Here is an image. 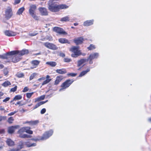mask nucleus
<instances>
[{
  "mask_svg": "<svg viewBox=\"0 0 151 151\" xmlns=\"http://www.w3.org/2000/svg\"><path fill=\"white\" fill-rule=\"evenodd\" d=\"M36 9V6L35 5H31L29 9L30 14L35 19L37 20L39 19V17L36 15L35 11Z\"/></svg>",
  "mask_w": 151,
  "mask_h": 151,
  "instance_id": "obj_1",
  "label": "nucleus"
},
{
  "mask_svg": "<svg viewBox=\"0 0 151 151\" xmlns=\"http://www.w3.org/2000/svg\"><path fill=\"white\" fill-rule=\"evenodd\" d=\"M48 4V9L50 11L52 12H56L59 11L58 5L53 3L52 0L49 1Z\"/></svg>",
  "mask_w": 151,
  "mask_h": 151,
  "instance_id": "obj_2",
  "label": "nucleus"
},
{
  "mask_svg": "<svg viewBox=\"0 0 151 151\" xmlns=\"http://www.w3.org/2000/svg\"><path fill=\"white\" fill-rule=\"evenodd\" d=\"M70 51L73 53L71 54L72 57L76 58L80 55L81 53L78 47L77 46H73L70 49Z\"/></svg>",
  "mask_w": 151,
  "mask_h": 151,
  "instance_id": "obj_3",
  "label": "nucleus"
},
{
  "mask_svg": "<svg viewBox=\"0 0 151 151\" xmlns=\"http://www.w3.org/2000/svg\"><path fill=\"white\" fill-rule=\"evenodd\" d=\"M73 82V80L69 79L66 80L61 85V86L62 88L59 90V91H61L63 89L68 88Z\"/></svg>",
  "mask_w": 151,
  "mask_h": 151,
  "instance_id": "obj_4",
  "label": "nucleus"
},
{
  "mask_svg": "<svg viewBox=\"0 0 151 151\" xmlns=\"http://www.w3.org/2000/svg\"><path fill=\"white\" fill-rule=\"evenodd\" d=\"M52 130H50L46 132L41 138V140H45L51 136L53 133Z\"/></svg>",
  "mask_w": 151,
  "mask_h": 151,
  "instance_id": "obj_5",
  "label": "nucleus"
},
{
  "mask_svg": "<svg viewBox=\"0 0 151 151\" xmlns=\"http://www.w3.org/2000/svg\"><path fill=\"white\" fill-rule=\"evenodd\" d=\"M53 30L60 35H66L67 33L63 29L58 27L53 28Z\"/></svg>",
  "mask_w": 151,
  "mask_h": 151,
  "instance_id": "obj_6",
  "label": "nucleus"
},
{
  "mask_svg": "<svg viewBox=\"0 0 151 151\" xmlns=\"http://www.w3.org/2000/svg\"><path fill=\"white\" fill-rule=\"evenodd\" d=\"M16 52L12 51L6 54H5L2 55H0V58L3 59H6L10 58V56L13 55Z\"/></svg>",
  "mask_w": 151,
  "mask_h": 151,
  "instance_id": "obj_7",
  "label": "nucleus"
},
{
  "mask_svg": "<svg viewBox=\"0 0 151 151\" xmlns=\"http://www.w3.org/2000/svg\"><path fill=\"white\" fill-rule=\"evenodd\" d=\"M44 45L47 47L53 50L57 49V47L54 44L49 42H46L44 44Z\"/></svg>",
  "mask_w": 151,
  "mask_h": 151,
  "instance_id": "obj_8",
  "label": "nucleus"
},
{
  "mask_svg": "<svg viewBox=\"0 0 151 151\" xmlns=\"http://www.w3.org/2000/svg\"><path fill=\"white\" fill-rule=\"evenodd\" d=\"M14 55L12 58V61L14 63H16L19 61L21 59V56L17 53H14L13 55Z\"/></svg>",
  "mask_w": 151,
  "mask_h": 151,
  "instance_id": "obj_9",
  "label": "nucleus"
},
{
  "mask_svg": "<svg viewBox=\"0 0 151 151\" xmlns=\"http://www.w3.org/2000/svg\"><path fill=\"white\" fill-rule=\"evenodd\" d=\"M12 10L9 7L6 11V17L8 19L10 18L12 15Z\"/></svg>",
  "mask_w": 151,
  "mask_h": 151,
  "instance_id": "obj_10",
  "label": "nucleus"
},
{
  "mask_svg": "<svg viewBox=\"0 0 151 151\" xmlns=\"http://www.w3.org/2000/svg\"><path fill=\"white\" fill-rule=\"evenodd\" d=\"M83 40V38L81 37L74 39L73 41L76 45H78L82 44Z\"/></svg>",
  "mask_w": 151,
  "mask_h": 151,
  "instance_id": "obj_11",
  "label": "nucleus"
},
{
  "mask_svg": "<svg viewBox=\"0 0 151 151\" xmlns=\"http://www.w3.org/2000/svg\"><path fill=\"white\" fill-rule=\"evenodd\" d=\"M38 9L42 15L46 16L48 15V12L46 8L44 7H40Z\"/></svg>",
  "mask_w": 151,
  "mask_h": 151,
  "instance_id": "obj_12",
  "label": "nucleus"
},
{
  "mask_svg": "<svg viewBox=\"0 0 151 151\" xmlns=\"http://www.w3.org/2000/svg\"><path fill=\"white\" fill-rule=\"evenodd\" d=\"M99 55L98 53H93L90 55L88 58V59L93 60L94 59H96L98 58Z\"/></svg>",
  "mask_w": 151,
  "mask_h": 151,
  "instance_id": "obj_13",
  "label": "nucleus"
},
{
  "mask_svg": "<svg viewBox=\"0 0 151 151\" xmlns=\"http://www.w3.org/2000/svg\"><path fill=\"white\" fill-rule=\"evenodd\" d=\"M14 51L16 52L15 53H17L20 55V56L21 57L24 55L27 54L28 53V50H23L20 51Z\"/></svg>",
  "mask_w": 151,
  "mask_h": 151,
  "instance_id": "obj_14",
  "label": "nucleus"
},
{
  "mask_svg": "<svg viewBox=\"0 0 151 151\" xmlns=\"http://www.w3.org/2000/svg\"><path fill=\"white\" fill-rule=\"evenodd\" d=\"M4 33L6 35L9 36H14L16 35V32L9 30L5 31Z\"/></svg>",
  "mask_w": 151,
  "mask_h": 151,
  "instance_id": "obj_15",
  "label": "nucleus"
},
{
  "mask_svg": "<svg viewBox=\"0 0 151 151\" xmlns=\"http://www.w3.org/2000/svg\"><path fill=\"white\" fill-rule=\"evenodd\" d=\"M40 63V61L37 60H34L31 62V64L32 65L31 68L33 69L37 67Z\"/></svg>",
  "mask_w": 151,
  "mask_h": 151,
  "instance_id": "obj_16",
  "label": "nucleus"
},
{
  "mask_svg": "<svg viewBox=\"0 0 151 151\" xmlns=\"http://www.w3.org/2000/svg\"><path fill=\"white\" fill-rule=\"evenodd\" d=\"M93 20H87L83 22V25L85 26H88L93 24Z\"/></svg>",
  "mask_w": 151,
  "mask_h": 151,
  "instance_id": "obj_17",
  "label": "nucleus"
},
{
  "mask_svg": "<svg viewBox=\"0 0 151 151\" xmlns=\"http://www.w3.org/2000/svg\"><path fill=\"white\" fill-rule=\"evenodd\" d=\"M63 76H58L57 77L55 81V84L57 85L59 84L60 81L63 79Z\"/></svg>",
  "mask_w": 151,
  "mask_h": 151,
  "instance_id": "obj_18",
  "label": "nucleus"
},
{
  "mask_svg": "<svg viewBox=\"0 0 151 151\" xmlns=\"http://www.w3.org/2000/svg\"><path fill=\"white\" fill-rule=\"evenodd\" d=\"M56 72L57 73L61 74H64L66 73H67L66 70L65 68L57 69L56 70Z\"/></svg>",
  "mask_w": 151,
  "mask_h": 151,
  "instance_id": "obj_19",
  "label": "nucleus"
},
{
  "mask_svg": "<svg viewBox=\"0 0 151 151\" xmlns=\"http://www.w3.org/2000/svg\"><path fill=\"white\" fill-rule=\"evenodd\" d=\"M58 41L60 43L62 44L70 43V42L65 38H60L59 39Z\"/></svg>",
  "mask_w": 151,
  "mask_h": 151,
  "instance_id": "obj_20",
  "label": "nucleus"
},
{
  "mask_svg": "<svg viewBox=\"0 0 151 151\" xmlns=\"http://www.w3.org/2000/svg\"><path fill=\"white\" fill-rule=\"evenodd\" d=\"M17 127L16 126H12L8 128V132L9 133L12 134L15 131Z\"/></svg>",
  "mask_w": 151,
  "mask_h": 151,
  "instance_id": "obj_21",
  "label": "nucleus"
},
{
  "mask_svg": "<svg viewBox=\"0 0 151 151\" xmlns=\"http://www.w3.org/2000/svg\"><path fill=\"white\" fill-rule=\"evenodd\" d=\"M87 61H88V60H87L86 59H82L78 60V66H80L83 63L86 62Z\"/></svg>",
  "mask_w": 151,
  "mask_h": 151,
  "instance_id": "obj_22",
  "label": "nucleus"
},
{
  "mask_svg": "<svg viewBox=\"0 0 151 151\" xmlns=\"http://www.w3.org/2000/svg\"><path fill=\"white\" fill-rule=\"evenodd\" d=\"M50 76L49 75L46 76V79L45 81L42 84V85H44L49 83L51 80V79H49Z\"/></svg>",
  "mask_w": 151,
  "mask_h": 151,
  "instance_id": "obj_23",
  "label": "nucleus"
},
{
  "mask_svg": "<svg viewBox=\"0 0 151 151\" xmlns=\"http://www.w3.org/2000/svg\"><path fill=\"white\" fill-rule=\"evenodd\" d=\"M90 70V68H88L87 70L84 71H83L81 72V73L79 75V77H82L85 75L87 73L89 72Z\"/></svg>",
  "mask_w": 151,
  "mask_h": 151,
  "instance_id": "obj_24",
  "label": "nucleus"
},
{
  "mask_svg": "<svg viewBox=\"0 0 151 151\" xmlns=\"http://www.w3.org/2000/svg\"><path fill=\"white\" fill-rule=\"evenodd\" d=\"M48 101L47 100L45 101H41L39 103H38L35 106V107L33 109H36L37 108V107L40 106V105H42L46 102H47Z\"/></svg>",
  "mask_w": 151,
  "mask_h": 151,
  "instance_id": "obj_25",
  "label": "nucleus"
},
{
  "mask_svg": "<svg viewBox=\"0 0 151 151\" xmlns=\"http://www.w3.org/2000/svg\"><path fill=\"white\" fill-rule=\"evenodd\" d=\"M46 63V64L49 65L52 67H55L57 65L56 62L53 61L47 62Z\"/></svg>",
  "mask_w": 151,
  "mask_h": 151,
  "instance_id": "obj_26",
  "label": "nucleus"
},
{
  "mask_svg": "<svg viewBox=\"0 0 151 151\" xmlns=\"http://www.w3.org/2000/svg\"><path fill=\"white\" fill-rule=\"evenodd\" d=\"M27 128H29L27 127H23L20 129L18 131V133L22 134V133L26 132L27 130Z\"/></svg>",
  "mask_w": 151,
  "mask_h": 151,
  "instance_id": "obj_27",
  "label": "nucleus"
},
{
  "mask_svg": "<svg viewBox=\"0 0 151 151\" xmlns=\"http://www.w3.org/2000/svg\"><path fill=\"white\" fill-rule=\"evenodd\" d=\"M6 142L7 144L9 146L13 145L14 144V142L11 139H8L7 140Z\"/></svg>",
  "mask_w": 151,
  "mask_h": 151,
  "instance_id": "obj_28",
  "label": "nucleus"
},
{
  "mask_svg": "<svg viewBox=\"0 0 151 151\" xmlns=\"http://www.w3.org/2000/svg\"><path fill=\"white\" fill-rule=\"evenodd\" d=\"M68 6L64 4L58 5L59 10L60 9H66L68 8Z\"/></svg>",
  "mask_w": 151,
  "mask_h": 151,
  "instance_id": "obj_29",
  "label": "nucleus"
},
{
  "mask_svg": "<svg viewBox=\"0 0 151 151\" xmlns=\"http://www.w3.org/2000/svg\"><path fill=\"white\" fill-rule=\"evenodd\" d=\"M19 136L22 138H30L31 136L26 134H19Z\"/></svg>",
  "mask_w": 151,
  "mask_h": 151,
  "instance_id": "obj_30",
  "label": "nucleus"
},
{
  "mask_svg": "<svg viewBox=\"0 0 151 151\" xmlns=\"http://www.w3.org/2000/svg\"><path fill=\"white\" fill-rule=\"evenodd\" d=\"M10 85H11V83L10 81H6L2 84L1 85L4 87H6Z\"/></svg>",
  "mask_w": 151,
  "mask_h": 151,
  "instance_id": "obj_31",
  "label": "nucleus"
},
{
  "mask_svg": "<svg viewBox=\"0 0 151 151\" xmlns=\"http://www.w3.org/2000/svg\"><path fill=\"white\" fill-rule=\"evenodd\" d=\"M39 123L38 120H35L34 121H30L29 122V125H35Z\"/></svg>",
  "mask_w": 151,
  "mask_h": 151,
  "instance_id": "obj_32",
  "label": "nucleus"
},
{
  "mask_svg": "<svg viewBox=\"0 0 151 151\" xmlns=\"http://www.w3.org/2000/svg\"><path fill=\"white\" fill-rule=\"evenodd\" d=\"M69 17L68 16L62 18L60 21L61 22H67L69 21Z\"/></svg>",
  "mask_w": 151,
  "mask_h": 151,
  "instance_id": "obj_33",
  "label": "nucleus"
},
{
  "mask_svg": "<svg viewBox=\"0 0 151 151\" xmlns=\"http://www.w3.org/2000/svg\"><path fill=\"white\" fill-rule=\"evenodd\" d=\"M22 97L21 95H17L15 96V97L13 99V100L16 101L20 100L22 99Z\"/></svg>",
  "mask_w": 151,
  "mask_h": 151,
  "instance_id": "obj_34",
  "label": "nucleus"
},
{
  "mask_svg": "<svg viewBox=\"0 0 151 151\" xmlns=\"http://www.w3.org/2000/svg\"><path fill=\"white\" fill-rule=\"evenodd\" d=\"M17 77L19 78H22L24 76V74L22 73H18L16 75Z\"/></svg>",
  "mask_w": 151,
  "mask_h": 151,
  "instance_id": "obj_35",
  "label": "nucleus"
},
{
  "mask_svg": "<svg viewBox=\"0 0 151 151\" xmlns=\"http://www.w3.org/2000/svg\"><path fill=\"white\" fill-rule=\"evenodd\" d=\"M24 9V7H22L20 8L18 10L17 13L19 14H20L22 13Z\"/></svg>",
  "mask_w": 151,
  "mask_h": 151,
  "instance_id": "obj_36",
  "label": "nucleus"
},
{
  "mask_svg": "<svg viewBox=\"0 0 151 151\" xmlns=\"http://www.w3.org/2000/svg\"><path fill=\"white\" fill-rule=\"evenodd\" d=\"M95 46L93 44H91L88 47V49L89 50H93L95 48Z\"/></svg>",
  "mask_w": 151,
  "mask_h": 151,
  "instance_id": "obj_37",
  "label": "nucleus"
},
{
  "mask_svg": "<svg viewBox=\"0 0 151 151\" xmlns=\"http://www.w3.org/2000/svg\"><path fill=\"white\" fill-rule=\"evenodd\" d=\"M28 127L29 129L27 128L26 132L30 134H32L33 133V132L30 130V127Z\"/></svg>",
  "mask_w": 151,
  "mask_h": 151,
  "instance_id": "obj_38",
  "label": "nucleus"
},
{
  "mask_svg": "<svg viewBox=\"0 0 151 151\" xmlns=\"http://www.w3.org/2000/svg\"><path fill=\"white\" fill-rule=\"evenodd\" d=\"M36 75V74L35 73H32L30 76L29 79L31 80L33 79L35 76Z\"/></svg>",
  "mask_w": 151,
  "mask_h": 151,
  "instance_id": "obj_39",
  "label": "nucleus"
},
{
  "mask_svg": "<svg viewBox=\"0 0 151 151\" xmlns=\"http://www.w3.org/2000/svg\"><path fill=\"white\" fill-rule=\"evenodd\" d=\"M33 92L28 93H26V96L28 98H30L33 94Z\"/></svg>",
  "mask_w": 151,
  "mask_h": 151,
  "instance_id": "obj_40",
  "label": "nucleus"
},
{
  "mask_svg": "<svg viewBox=\"0 0 151 151\" xmlns=\"http://www.w3.org/2000/svg\"><path fill=\"white\" fill-rule=\"evenodd\" d=\"M14 120L13 117H10L8 119V121L9 123H12Z\"/></svg>",
  "mask_w": 151,
  "mask_h": 151,
  "instance_id": "obj_41",
  "label": "nucleus"
},
{
  "mask_svg": "<svg viewBox=\"0 0 151 151\" xmlns=\"http://www.w3.org/2000/svg\"><path fill=\"white\" fill-rule=\"evenodd\" d=\"M17 86H16L12 88L10 91L14 92L17 90Z\"/></svg>",
  "mask_w": 151,
  "mask_h": 151,
  "instance_id": "obj_42",
  "label": "nucleus"
},
{
  "mask_svg": "<svg viewBox=\"0 0 151 151\" xmlns=\"http://www.w3.org/2000/svg\"><path fill=\"white\" fill-rule=\"evenodd\" d=\"M67 75L68 76L74 77L76 75V74L73 73H68L67 74Z\"/></svg>",
  "mask_w": 151,
  "mask_h": 151,
  "instance_id": "obj_43",
  "label": "nucleus"
},
{
  "mask_svg": "<svg viewBox=\"0 0 151 151\" xmlns=\"http://www.w3.org/2000/svg\"><path fill=\"white\" fill-rule=\"evenodd\" d=\"M71 61V59L68 58H65L64 59V61L65 62H69Z\"/></svg>",
  "mask_w": 151,
  "mask_h": 151,
  "instance_id": "obj_44",
  "label": "nucleus"
},
{
  "mask_svg": "<svg viewBox=\"0 0 151 151\" xmlns=\"http://www.w3.org/2000/svg\"><path fill=\"white\" fill-rule=\"evenodd\" d=\"M3 73L4 75L6 76L7 75L8 73V71L7 69H5L3 70Z\"/></svg>",
  "mask_w": 151,
  "mask_h": 151,
  "instance_id": "obj_45",
  "label": "nucleus"
},
{
  "mask_svg": "<svg viewBox=\"0 0 151 151\" xmlns=\"http://www.w3.org/2000/svg\"><path fill=\"white\" fill-rule=\"evenodd\" d=\"M17 112V111H15L14 112H12L10 113L9 114H8V115L9 116H12V115H14Z\"/></svg>",
  "mask_w": 151,
  "mask_h": 151,
  "instance_id": "obj_46",
  "label": "nucleus"
},
{
  "mask_svg": "<svg viewBox=\"0 0 151 151\" xmlns=\"http://www.w3.org/2000/svg\"><path fill=\"white\" fill-rule=\"evenodd\" d=\"M10 98L9 97H6L3 100V101L4 102H6L10 99Z\"/></svg>",
  "mask_w": 151,
  "mask_h": 151,
  "instance_id": "obj_47",
  "label": "nucleus"
},
{
  "mask_svg": "<svg viewBox=\"0 0 151 151\" xmlns=\"http://www.w3.org/2000/svg\"><path fill=\"white\" fill-rule=\"evenodd\" d=\"M37 33H29V35L31 36H33L36 35H37Z\"/></svg>",
  "mask_w": 151,
  "mask_h": 151,
  "instance_id": "obj_48",
  "label": "nucleus"
},
{
  "mask_svg": "<svg viewBox=\"0 0 151 151\" xmlns=\"http://www.w3.org/2000/svg\"><path fill=\"white\" fill-rule=\"evenodd\" d=\"M6 117L4 116H0V122L2 120H5L6 119Z\"/></svg>",
  "mask_w": 151,
  "mask_h": 151,
  "instance_id": "obj_49",
  "label": "nucleus"
},
{
  "mask_svg": "<svg viewBox=\"0 0 151 151\" xmlns=\"http://www.w3.org/2000/svg\"><path fill=\"white\" fill-rule=\"evenodd\" d=\"M45 112H46V109H45L44 108L42 109V110L41 111L40 113H41V114H44V113H45Z\"/></svg>",
  "mask_w": 151,
  "mask_h": 151,
  "instance_id": "obj_50",
  "label": "nucleus"
},
{
  "mask_svg": "<svg viewBox=\"0 0 151 151\" xmlns=\"http://www.w3.org/2000/svg\"><path fill=\"white\" fill-rule=\"evenodd\" d=\"M39 99H40V100H43L45 98V95H42L41 96H40V97H39Z\"/></svg>",
  "mask_w": 151,
  "mask_h": 151,
  "instance_id": "obj_51",
  "label": "nucleus"
},
{
  "mask_svg": "<svg viewBox=\"0 0 151 151\" xmlns=\"http://www.w3.org/2000/svg\"><path fill=\"white\" fill-rule=\"evenodd\" d=\"M28 90V88L27 87H25L24 90H23V91H22L24 92H27V91Z\"/></svg>",
  "mask_w": 151,
  "mask_h": 151,
  "instance_id": "obj_52",
  "label": "nucleus"
},
{
  "mask_svg": "<svg viewBox=\"0 0 151 151\" xmlns=\"http://www.w3.org/2000/svg\"><path fill=\"white\" fill-rule=\"evenodd\" d=\"M32 140H34L35 141H39V140H41V138H33L32 139Z\"/></svg>",
  "mask_w": 151,
  "mask_h": 151,
  "instance_id": "obj_53",
  "label": "nucleus"
},
{
  "mask_svg": "<svg viewBox=\"0 0 151 151\" xmlns=\"http://www.w3.org/2000/svg\"><path fill=\"white\" fill-rule=\"evenodd\" d=\"M20 0H15V3L16 4H18L20 2Z\"/></svg>",
  "mask_w": 151,
  "mask_h": 151,
  "instance_id": "obj_54",
  "label": "nucleus"
},
{
  "mask_svg": "<svg viewBox=\"0 0 151 151\" xmlns=\"http://www.w3.org/2000/svg\"><path fill=\"white\" fill-rule=\"evenodd\" d=\"M40 101V100L39 98V97H38V98L35 99V102H36L38 101Z\"/></svg>",
  "mask_w": 151,
  "mask_h": 151,
  "instance_id": "obj_55",
  "label": "nucleus"
},
{
  "mask_svg": "<svg viewBox=\"0 0 151 151\" xmlns=\"http://www.w3.org/2000/svg\"><path fill=\"white\" fill-rule=\"evenodd\" d=\"M4 93L1 92H0V99H2L1 97L4 95Z\"/></svg>",
  "mask_w": 151,
  "mask_h": 151,
  "instance_id": "obj_56",
  "label": "nucleus"
},
{
  "mask_svg": "<svg viewBox=\"0 0 151 151\" xmlns=\"http://www.w3.org/2000/svg\"><path fill=\"white\" fill-rule=\"evenodd\" d=\"M45 79V77H42L38 79V81H40L41 80H44Z\"/></svg>",
  "mask_w": 151,
  "mask_h": 151,
  "instance_id": "obj_57",
  "label": "nucleus"
},
{
  "mask_svg": "<svg viewBox=\"0 0 151 151\" xmlns=\"http://www.w3.org/2000/svg\"><path fill=\"white\" fill-rule=\"evenodd\" d=\"M4 110V108L2 106H0V110L2 111Z\"/></svg>",
  "mask_w": 151,
  "mask_h": 151,
  "instance_id": "obj_58",
  "label": "nucleus"
},
{
  "mask_svg": "<svg viewBox=\"0 0 151 151\" xmlns=\"http://www.w3.org/2000/svg\"><path fill=\"white\" fill-rule=\"evenodd\" d=\"M4 132V129L0 130V133L2 134Z\"/></svg>",
  "mask_w": 151,
  "mask_h": 151,
  "instance_id": "obj_59",
  "label": "nucleus"
},
{
  "mask_svg": "<svg viewBox=\"0 0 151 151\" xmlns=\"http://www.w3.org/2000/svg\"><path fill=\"white\" fill-rule=\"evenodd\" d=\"M4 67V65L3 64L0 63V69L3 68Z\"/></svg>",
  "mask_w": 151,
  "mask_h": 151,
  "instance_id": "obj_60",
  "label": "nucleus"
},
{
  "mask_svg": "<svg viewBox=\"0 0 151 151\" xmlns=\"http://www.w3.org/2000/svg\"><path fill=\"white\" fill-rule=\"evenodd\" d=\"M60 55L62 57H64L65 56V54L63 53H61Z\"/></svg>",
  "mask_w": 151,
  "mask_h": 151,
  "instance_id": "obj_61",
  "label": "nucleus"
},
{
  "mask_svg": "<svg viewBox=\"0 0 151 151\" xmlns=\"http://www.w3.org/2000/svg\"><path fill=\"white\" fill-rule=\"evenodd\" d=\"M87 60H90V61H89V63H90V64H92V63H93V61H92V60L88 59H87Z\"/></svg>",
  "mask_w": 151,
  "mask_h": 151,
  "instance_id": "obj_62",
  "label": "nucleus"
},
{
  "mask_svg": "<svg viewBox=\"0 0 151 151\" xmlns=\"http://www.w3.org/2000/svg\"><path fill=\"white\" fill-rule=\"evenodd\" d=\"M21 103V101H19L17 102V103L15 104V105H17L18 104H20Z\"/></svg>",
  "mask_w": 151,
  "mask_h": 151,
  "instance_id": "obj_63",
  "label": "nucleus"
},
{
  "mask_svg": "<svg viewBox=\"0 0 151 151\" xmlns=\"http://www.w3.org/2000/svg\"><path fill=\"white\" fill-rule=\"evenodd\" d=\"M26 111V110L24 109H22L21 110V111H23V112H25V111Z\"/></svg>",
  "mask_w": 151,
  "mask_h": 151,
  "instance_id": "obj_64",
  "label": "nucleus"
}]
</instances>
